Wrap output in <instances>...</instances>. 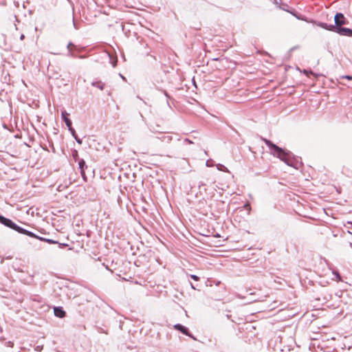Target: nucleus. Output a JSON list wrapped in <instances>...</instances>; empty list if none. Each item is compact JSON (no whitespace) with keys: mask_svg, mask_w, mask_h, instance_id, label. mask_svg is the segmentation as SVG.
I'll list each match as a JSON object with an SVG mask.
<instances>
[{"mask_svg":"<svg viewBox=\"0 0 352 352\" xmlns=\"http://www.w3.org/2000/svg\"><path fill=\"white\" fill-rule=\"evenodd\" d=\"M342 78H345L347 80H352V76H349V75L343 76Z\"/></svg>","mask_w":352,"mask_h":352,"instance_id":"nucleus-19","label":"nucleus"},{"mask_svg":"<svg viewBox=\"0 0 352 352\" xmlns=\"http://www.w3.org/2000/svg\"><path fill=\"white\" fill-rule=\"evenodd\" d=\"M0 223L5 226L7 228H9L12 230L16 231L17 232L23 234H25L30 237L37 239L40 241H45L47 240L46 238L39 236L34 234V232L29 231L18 225H16L14 222H13L11 219L5 217L4 216L0 214Z\"/></svg>","mask_w":352,"mask_h":352,"instance_id":"nucleus-3","label":"nucleus"},{"mask_svg":"<svg viewBox=\"0 0 352 352\" xmlns=\"http://www.w3.org/2000/svg\"><path fill=\"white\" fill-rule=\"evenodd\" d=\"M69 113L66 111H62L61 113V118L65 122L66 126L68 128V130L70 131V133H73L72 131V120L68 118Z\"/></svg>","mask_w":352,"mask_h":352,"instance_id":"nucleus-5","label":"nucleus"},{"mask_svg":"<svg viewBox=\"0 0 352 352\" xmlns=\"http://www.w3.org/2000/svg\"><path fill=\"white\" fill-rule=\"evenodd\" d=\"M73 24H74V27L76 30H78V28L77 27L76 23H75V21H74V18L73 17Z\"/></svg>","mask_w":352,"mask_h":352,"instance_id":"nucleus-23","label":"nucleus"},{"mask_svg":"<svg viewBox=\"0 0 352 352\" xmlns=\"http://www.w3.org/2000/svg\"><path fill=\"white\" fill-rule=\"evenodd\" d=\"M263 142L268 146L270 153L274 156L279 158L281 161L284 162L287 165L298 168V161L294 158L293 154L288 151H286L276 144H274L272 141L267 139H263Z\"/></svg>","mask_w":352,"mask_h":352,"instance_id":"nucleus-2","label":"nucleus"},{"mask_svg":"<svg viewBox=\"0 0 352 352\" xmlns=\"http://www.w3.org/2000/svg\"><path fill=\"white\" fill-rule=\"evenodd\" d=\"M107 55L109 57L110 63H111L112 66L115 67L117 65V58H113L109 54H108Z\"/></svg>","mask_w":352,"mask_h":352,"instance_id":"nucleus-13","label":"nucleus"},{"mask_svg":"<svg viewBox=\"0 0 352 352\" xmlns=\"http://www.w3.org/2000/svg\"><path fill=\"white\" fill-rule=\"evenodd\" d=\"M173 140V136L170 135H164L162 137V140L166 142H169Z\"/></svg>","mask_w":352,"mask_h":352,"instance_id":"nucleus-12","label":"nucleus"},{"mask_svg":"<svg viewBox=\"0 0 352 352\" xmlns=\"http://www.w3.org/2000/svg\"><path fill=\"white\" fill-rule=\"evenodd\" d=\"M190 278H191L192 280H195V281H197V280H199V276H197V275H195V274H191V275H190Z\"/></svg>","mask_w":352,"mask_h":352,"instance_id":"nucleus-18","label":"nucleus"},{"mask_svg":"<svg viewBox=\"0 0 352 352\" xmlns=\"http://www.w3.org/2000/svg\"><path fill=\"white\" fill-rule=\"evenodd\" d=\"M164 95H165L166 97H168V98L169 97V96H168V94H167V92H166V91H164Z\"/></svg>","mask_w":352,"mask_h":352,"instance_id":"nucleus-25","label":"nucleus"},{"mask_svg":"<svg viewBox=\"0 0 352 352\" xmlns=\"http://www.w3.org/2000/svg\"><path fill=\"white\" fill-rule=\"evenodd\" d=\"M79 58H85V56H80Z\"/></svg>","mask_w":352,"mask_h":352,"instance_id":"nucleus-29","label":"nucleus"},{"mask_svg":"<svg viewBox=\"0 0 352 352\" xmlns=\"http://www.w3.org/2000/svg\"><path fill=\"white\" fill-rule=\"evenodd\" d=\"M5 345L8 347L12 348L14 346V343L11 341H8L5 343Z\"/></svg>","mask_w":352,"mask_h":352,"instance_id":"nucleus-16","label":"nucleus"},{"mask_svg":"<svg viewBox=\"0 0 352 352\" xmlns=\"http://www.w3.org/2000/svg\"><path fill=\"white\" fill-rule=\"evenodd\" d=\"M120 77H121L123 80H125V77H124V76H122V74H120Z\"/></svg>","mask_w":352,"mask_h":352,"instance_id":"nucleus-26","label":"nucleus"},{"mask_svg":"<svg viewBox=\"0 0 352 352\" xmlns=\"http://www.w3.org/2000/svg\"><path fill=\"white\" fill-rule=\"evenodd\" d=\"M25 38V36L23 34H22L21 36H20V40H23Z\"/></svg>","mask_w":352,"mask_h":352,"instance_id":"nucleus-24","label":"nucleus"},{"mask_svg":"<svg viewBox=\"0 0 352 352\" xmlns=\"http://www.w3.org/2000/svg\"><path fill=\"white\" fill-rule=\"evenodd\" d=\"M67 48L68 50V54L67 56H70L72 57H76V55L74 52H73V50H76V46L74 45L72 42L69 43Z\"/></svg>","mask_w":352,"mask_h":352,"instance_id":"nucleus-8","label":"nucleus"},{"mask_svg":"<svg viewBox=\"0 0 352 352\" xmlns=\"http://www.w3.org/2000/svg\"><path fill=\"white\" fill-rule=\"evenodd\" d=\"M45 242L50 243V244H57L58 243V242L57 241H54L53 239H47V240H45Z\"/></svg>","mask_w":352,"mask_h":352,"instance_id":"nucleus-15","label":"nucleus"},{"mask_svg":"<svg viewBox=\"0 0 352 352\" xmlns=\"http://www.w3.org/2000/svg\"><path fill=\"white\" fill-rule=\"evenodd\" d=\"M307 70H304V73L305 74H307Z\"/></svg>","mask_w":352,"mask_h":352,"instance_id":"nucleus-30","label":"nucleus"},{"mask_svg":"<svg viewBox=\"0 0 352 352\" xmlns=\"http://www.w3.org/2000/svg\"><path fill=\"white\" fill-rule=\"evenodd\" d=\"M184 142L188 143V144H192L193 143L190 140H189L188 138L184 139Z\"/></svg>","mask_w":352,"mask_h":352,"instance_id":"nucleus-21","label":"nucleus"},{"mask_svg":"<svg viewBox=\"0 0 352 352\" xmlns=\"http://www.w3.org/2000/svg\"><path fill=\"white\" fill-rule=\"evenodd\" d=\"M244 208L247 210H250V205L249 203H246L245 205H244Z\"/></svg>","mask_w":352,"mask_h":352,"instance_id":"nucleus-20","label":"nucleus"},{"mask_svg":"<svg viewBox=\"0 0 352 352\" xmlns=\"http://www.w3.org/2000/svg\"><path fill=\"white\" fill-rule=\"evenodd\" d=\"M206 166H210V163H209V162H208V161H207V162H206Z\"/></svg>","mask_w":352,"mask_h":352,"instance_id":"nucleus-27","label":"nucleus"},{"mask_svg":"<svg viewBox=\"0 0 352 352\" xmlns=\"http://www.w3.org/2000/svg\"><path fill=\"white\" fill-rule=\"evenodd\" d=\"M54 313L55 316L60 318H63L66 316V312L62 307H54Z\"/></svg>","mask_w":352,"mask_h":352,"instance_id":"nucleus-6","label":"nucleus"},{"mask_svg":"<svg viewBox=\"0 0 352 352\" xmlns=\"http://www.w3.org/2000/svg\"><path fill=\"white\" fill-rule=\"evenodd\" d=\"M57 244L58 245V248H65V247L68 246V244H67V243H57Z\"/></svg>","mask_w":352,"mask_h":352,"instance_id":"nucleus-17","label":"nucleus"},{"mask_svg":"<svg viewBox=\"0 0 352 352\" xmlns=\"http://www.w3.org/2000/svg\"><path fill=\"white\" fill-rule=\"evenodd\" d=\"M91 85L100 89V90H103L105 86L104 83L100 80L92 82Z\"/></svg>","mask_w":352,"mask_h":352,"instance_id":"nucleus-9","label":"nucleus"},{"mask_svg":"<svg viewBox=\"0 0 352 352\" xmlns=\"http://www.w3.org/2000/svg\"><path fill=\"white\" fill-rule=\"evenodd\" d=\"M78 167L80 170V174L84 179H85V168H87V166L86 165L85 161L83 159H80L78 161Z\"/></svg>","mask_w":352,"mask_h":352,"instance_id":"nucleus-7","label":"nucleus"},{"mask_svg":"<svg viewBox=\"0 0 352 352\" xmlns=\"http://www.w3.org/2000/svg\"><path fill=\"white\" fill-rule=\"evenodd\" d=\"M333 274L335 276V277H336V280L338 281H341L342 280L341 276H340V274L338 272L333 271Z\"/></svg>","mask_w":352,"mask_h":352,"instance_id":"nucleus-14","label":"nucleus"},{"mask_svg":"<svg viewBox=\"0 0 352 352\" xmlns=\"http://www.w3.org/2000/svg\"><path fill=\"white\" fill-rule=\"evenodd\" d=\"M298 19L304 20L302 18L297 17ZM308 23H311L317 26L322 28L324 30L334 32L341 36H345L352 37V29L348 28L342 27L344 25L348 23L347 19L345 18L344 14L341 12H337L334 16V24H327L324 22L318 21L316 20L308 21L305 19Z\"/></svg>","mask_w":352,"mask_h":352,"instance_id":"nucleus-1","label":"nucleus"},{"mask_svg":"<svg viewBox=\"0 0 352 352\" xmlns=\"http://www.w3.org/2000/svg\"><path fill=\"white\" fill-rule=\"evenodd\" d=\"M72 131H73V133H71V134H72V137L75 139V140L76 141V142H77L78 144H82V140H81V139H80V138L77 136V135H76V131L74 130V128H72Z\"/></svg>","mask_w":352,"mask_h":352,"instance_id":"nucleus-11","label":"nucleus"},{"mask_svg":"<svg viewBox=\"0 0 352 352\" xmlns=\"http://www.w3.org/2000/svg\"><path fill=\"white\" fill-rule=\"evenodd\" d=\"M173 327L175 329L180 331L183 334L192 338L195 340H196V338L189 332L188 329L186 327L178 323L175 324Z\"/></svg>","mask_w":352,"mask_h":352,"instance_id":"nucleus-4","label":"nucleus"},{"mask_svg":"<svg viewBox=\"0 0 352 352\" xmlns=\"http://www.w3.org/2000/svg\"><path fill=\"white\" fill-rule=\"evenodd\" d=\"M190 285H191V287L193 289H195V287L193 286V285L192 283H190Z\"/></svg>","mask_w":352,"mask_h":352,"instance_id":"nucleus-28","label":"nucleus"},{"mask_svg":"<svg viewBox=\"0 0 352 352\" xmlns=\"http://www.w3.org/2000/svg\"><path fill=\"white\" fill-rule=\"evenodd\" d=\"M205 186V184L203 182H200L199 184V188L201 190V186Z\"/></svg>","mask_w":352,"mask_h":352,"instance_id":"nucleus-22","label":"nucleus"},{"mask_svg":"<svg viewBox=\"0 0 352 352\" xmlns=\"http://www.w3.org/2000/svg\"><path fill=\"white\" fill-rule=\"evenodd\" d=\"M216 167L217 168V170H220V171H223V172H225V173H229V170L223 164H217L216 165Z\"/></svg>","mask_w":352,"mask_h":352,"instance_id":"nucleus-10","label":"nucleus"}]
</instances>
